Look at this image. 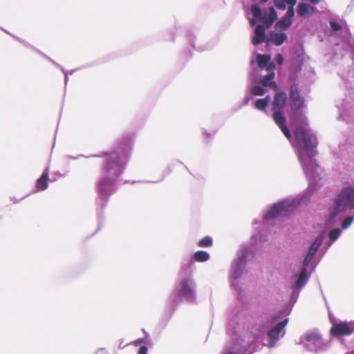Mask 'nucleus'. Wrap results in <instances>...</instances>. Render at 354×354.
Masks as SVG:
<instances>
[{
	"mask_svg": "<svg viewBox=\"0 0 354 354\" xmlns=\"http://www.w3.org/2000/svg\"><path fill=\"white\" fill-rule=\"evenodd\" d=\"M118 153L113 152L102 159L104 165L102 171L106 177L103 178L99 182L98 193L102 197H106L108 194L109 188L113 180L119 177L122 173V166L120 164Z\"/></svg>",
	"mask_w": 354,
	"mask_h": 354,
	"instance_id": "f257e3e1",
	"label": "nucleus"
},
{
	"mask_svg": "<svg viewBox=\"0 0 354 354\" xmlns=\"http://www.w3.org/2000/svg\"><path fill=\"white\" fill-rule=\"evenodd\" d=\"M298 117L303 126L297 127L295 131L296 141L299 147L308 153L310 166H317L313 160V158L317 154L316 137L310 133L308 129L306 128L307 126L306 117L301 114H299Z\"/></svg>",
	"mask_w": 354,
	"mask_h": 354,
	"instance_id": "f03ea898",
	"label": "nucleus"
},
{
	"mask_svg": "<svg viewBox=\"0 0 354 354\" xmlns=\"http://www.w3.org/2000/svg\"><path fill=\"white\" fill-rule=\"evenodd\" d=\"M335 203L337 212L354 209V188H344L337 196Z\"/></svg>",
	"mask_w": 354,
	"mask_h": 354,
	"instance_id": "7ed1b4c3",
	"label": "nucleus"
},
{
	"mask_svg": "<svg viewBox=\"0 0 354 354\" xmlns=\"http://www.w3.org/2000/svg\"><path fill=\"white\" fill-rule=\"evenodd\" d=\"M195 287L196 284L192 279L188 278L182 280L178 291L176 301L180 300L181 298H185L188 301H194L196 299Z\"/></svg>",
	"mask_w": 354,
	"mask_h": 354,
	"instance_id": "20e7f679",
	"label": "nucleus"
},
{
	"mask_svg": "<svg viewBox=\"0 0 354 354\" xmlns=\"http://www.w3.org/2000/svg\"><path fill=\"white\" fill-rule=\"evenodd\" d=\"M295 209V205L288 202H280L272 205L266 213V220L273 219L279 216H286Z\"/></svg>",
	"mask_w": 354,
	"mask_h": 354,
	"instance_id": "39448f33",
	"label": "nucleus"
},
{
	"mask_svg": "<svg viewBox=\"0 0 354 354\" xmlns=\"http://www.w3.org/2000/svg\"><path fill=\"white\" fill-rule=\"evenodd\" d=\"M330 333L333 336H348L354 333L353 322H341L334 324L330 330Z\"/></svg>",
	"mask_w": 354,
	"mask_h": 354,
	"instance_id": "423d86ee",
	"label": "nucleus"
},
{
	"mask_svg": "<svg viewBox=\"0 0 354 354\" xmlns=\"http://www.w3.org/2000/svg\"><path fill=\"white\" fill-rule=\"evenodd\" d=\"M290 96L291 99L290 108L292 111H299L304 106V99L301 96L300 91L296 85L291 86Z\"/></svg>",
	"mask_w": 354,
	"mask_h": 354,
	"instance_id": "0eeeda50",
	"label": "nucleus"
},
{
	"mask_svg": "<svg viewBox=\"0 0 354 354\" xmlns=\"http://www.w3.org/2000/svg\"><path fill=\"white\" fill-rule=\"evenodd\" d=\"M288 323V319L279 322L275 326L272 327L268 332V336L270 339L267 346L272 348L275 346L276 342L279 339L280 333L283 331V328Z\"/></svg>",
	"mask_w": 354,
	"mask_h": 354,
	"instance_id": "6e6552de",
	"label": "nucleus"
},
{
	"mask_svg": "<svg viewBox=\"0 0 354 354\" xmlns=\"http://www.w3.org/2000/svg\"><path fill=\"white\" fill-rule=\"evenodd\" d=\"M305 338L307 342L306 346L309 350L317 351V349L322 348L323 341L319 335L310 333L306 334Z\"/></svg>",
	"mask_w": 354,
	"mask_h": 354,
	"instance_id": "1a4fd4ad",
	"label": "nucleus"
},
{
	"mask_svg": "<svg viewBox=\"0 0 354 354\" xmlns=\"http://www.w3.org/2000/svg\"><path fill=\"white\" fill-rule=\"evenodd\" d=\"M257 62L259 67L261 69L266 68V71H270L275 68V64L271 62L270 56L268 55H260L257 56Z\"/></svg>",
	"mask_w": 354,
	"mask_h": 354,
	"instance_id": "9d476101",
	"label": "nucleus"
},
{
	"mask_svg": "<svg viewBox=\"0 0 354 354\" xmlns=\"http://www.w3.org/2000/svg\"><path fill=\"white\" fill-rule=\"evenodd\" d=\"M322 239L320 236H318L315 239V240L312 243L308 254L306 257H305L304 260V266L306 267L313 258L314 257L315 254H316L317 251L318 250L320 245L322 244Z\"/></svg>",
	"mask_w": 354,
	"mask_h": 354,
	"instance_id": "9b49d317",
	"label": "nucleus"
},
{
	"mask_svg": "<svg viewBox=\"0 0 354 354\" xmlns=\"http://www.w3.org/2000/svg\"><path fill=\"white\" fill-rule=\"evenodd\" d=\"M287 95L283 91L277 92L274 96V100L272 104V111L281 110L286 104Z\"/></svg>",
	"mask_w": 354,
	"mask_h": 354,
	"instance_id": "f8f14e48",
	"label": "nucleus"
},
{
	"mask_svg": "<svg viewBox=\"0 0 354 354\" xmlns=\"http://www.w3.org/2000/svg\"><path fill=\"white\" fill-rule=\"evenodd\" d=\"M266 39L265 28L263 25H257L254 29V35L252 42L254 46L262 44Z\"/></svg>",
	"mask_w": 354,
	"mask_h": 354,
	"instance_id": "ddd939ff",
	"label": "nucleus"
},
{
	"mask_svg": "<svg viewBox=\"0 0 354 354\" xmlns=\"http://www.w3.org/2000/svg\"><path fill=\"white\" fill-rule=\"evenodd\" d=\"M48 176V169H46L36 182V189L37 191H44L48 188L49 181Z\"/></svg>",
	"mask_w": 354,
	"mask_h": 354,
	"instance_id": "4468645a",
	"label": "nucleus"
},
{
	"mask_svg": "<svg viewBox=\"0 0 354 354\" xmlns=\"http://www.w3.org/2000/svg\"><path fill=\"white\" fill-rule=\"evenodd\" d=\"M277 18V14L273 7H270L268 14H265L261 18V21L267 25L268 27L270 26Z\"/></svg>",
	"mask_w": 354,
	"mask_h": 354,
	"instance_id": "2eb2a0df",
	"label": "nucleus"
},
{
	"mask_svg": "<svg viewBox=\"0 0 354 354\" xmlns=\"http://www.w3.org/2000/svg\"><path fill=\"white\" fill-rule=\"evenodd\" d=\"M287 39V35L285 32H277L272 31L270 35V41L276 46L281 45Z\"/></svg>",
	"mask_w": 354,
	"mask_h": 354,
	"instance_id": "dca6fc26",
	"label": "nucleus"
},
{
	"mask_svg": "<svg viewBox=\"0 0 354 354\" xmlns=\"http://www.w3.org/2000/svg\"><path fill=\"white\" fill-rule=\"evenodd\" d=\"M297 14L301 17H307L315 12V8L308 3H299L297 10Z\"/></svg>",
	"mask_w": 354,
	"mask_h": 354,
	"instance_id": "f3484780",
	"label": "nucleus"
},
{
	"mask_svg": "<svg viewBox=\"0 0 354 354\" xmlns=\"http://www.w3.org/2000/svg\"><path fill=\"white\" fill-rule=\"evenodd\" d=\"M274 78V73L271 72L261 80V84L265 87H270V88L276 91L277 89V86Z\"/></svg>",
	"mask_w": 354,
	"mask_h": 354,
	"instance_id": "a211bd4d",
	"label": "nucleus"
},
{
	"mask_svg": "<svg viewBox=\"0 0 354 354\" xmlns=\"http://www.w3.org/2000/svg\"><path fill=\"white\" fill-rule=\"evenodd\" d=\"M272 118L274 122L278 125L281 126L285 124L286 118L283 115L281 110H275L273 111Z\"/></svg>",
	"mask_w": 354,
	"mask_h": 354,
	"instance_id": "6ab92c4d",
	"label": "nucleus"
},
{
	"mask_svg": "<svg viewBox=\"0 0 354 354\" xmlns=\"http://www.w3.org/2000/svg\"><path fill=\"white\" fill-rule=\"evenodd\" d=\"M307 282V268L306 267L304 266L303 269L301 270L299 277L296 281V286L297 288H301L304 286L306 283Z\"/></svg>",
	"mask_w": 354,
	"mask_h": 354,
	"instance_id": "aec40b11",
	"label": "nucleus"
},
{
	"mask_svg": "<svg viewBox=\"0 0 354 354\" xmlns=\"http://www.w3.org/2000/svg\"><path fill=\"white\" fill-rule=\"evenodd\" d=\"M297 0H274V4L277 8L281 10H285L287 5L295 6Z\"/></svg>",
	"mask_w": 354,
	"mask_h": 354,
	"instance_id": "412c9836",
	"label": "nucleus"
},
{
	"mask_svg": "<svg viewBox=\"0 0 354 354\" xmlns=\"http://www.w3.org/2000/svg\"><path fill=\"white\" fill-rule=\"evenodd\" d=\"M194 259L197 262H205L209 259V254L205 251H197L194 254Z\"/></svg>",
	"mask_w": 354,
	"mask_h": 354,
	"instance_id": "4be33fe9",
	"label": "nucleus"
},
{
	"mask_svg": "<svg viewBox=\"0 0 354 354\" xmlns=\"http://www.w3.org/2000/svg\"><path fill=\"white\" fill-rule=\"evenodd\" d=\"M269 100V96H267L263 99H258L255 102L254 106L258 110L264 111L268 104Z\"/></svg>",
	"mask_w": 354,
	"mask_h": 354,
	"instance_id": "5701e85b",
	"label": "nucleus"
},
{
	"mask_svg": "<svg viewBox=\"0 0 354 354\" xmlns=\"http://www.w3.org/2000/svg\"><path fill=\"white\" fill-rule=\"evenodd\" d=\"M292 22V19L285 17L276 24V26L280 28L286 29V28L291 26Z\"/></svg>",
	"mask_w": 354,
	"mask_h": 354,
	"instance_id": "b1692460",
	"label": "nucleus"
},
{
	"mask_svg": "<svg viewBox=\"0 0 354 354\" xmlns=\"http://www.w3.org/2000/svg\"><path fill=\"white\" fill-rule=\"evenodd\" d=\"M213 241L211 237L205 236L199 241L198 245L201 248H207L212 245Z\"/></svg>",
	"mask_w": 354,
	"mask_h": 354,
	"instance_id": "393cba45",
	"label": "nucleus"
},
{
	"mask_svg": "<svg viewBox=\"0 0 354 354\" xmlns=\"http://www.w3.org/2000/svg\"><path fill=\"white\" fill-rule=\"evenodd\" d=\"M341 234V230L339 228H335L330 231L328 237L331 242L335 241Z\"/></svg>",
	"mask_w": 354,
	"mask_h": 354,
	"instance_id": "a878e982",
	"label": "nucleus"
},
{
	"mask_svg": "<svg viewBox=\"0 0 354 354\" xmlns=\"http://www.w3.org/2000/svg\"><path fill=\"white\" fill-rule=\"evenodd\" d=\"M251 12H252L253 17L256 19H260L261 20V18L262 17H261V8H259V6H258L257 5H253L251 7Z\"/></svg>",
	"mask_w": 354,
	"mask_h": 354,
	"instance_id": "bb28decb",
	"label": "nucleus"
},
{
	"mask_svg": "<svg viewBox=\"0 0 354 354\" xmlns=\"http://www.w3.org/2000/svg\"><path fill=\"white\" fill-rule=\"evenodd\" d=\"M251 93L254 95H263L265 93V90L260 86H254L250 89Z\"/></svg>",
	"mask_w": 354,
	"mask_h": 354,
	"instance_id": "cd10ccee",
	"label": "nucleus"
},
{
	"mask_svg": "<svg viewBox=\"0 0 354 354\" xmlns=\"http://www.w3.org/2000/svg\"><path fill=\"white\" fill-rule=\"evenodd\" d=\"M353 221V216L346 217L342 223V227L343 229H346L352 223Z\"/></svg>",
	"mask_w": 354,
	"mask_h": 354,
	"instance_id": "c85d7f7f",
	"label": "nucleus"
},
{
	"mask_svg": "<svg viewBox=\"0 0 354 354\" xmlns=\"http://www.w3.org/2000/svg\"><path fill=\"white\" fill-rule=\"evenodd\" d=\"M280 129L281 130V131L283 132V133L284 134V136L288 138V139H290L291 138V133L290 132V131L288 130V127L286 126V124H283V125H281V126H279Z\"/></svg>",
	"mask_w": 354,
	"mask_h": 354,
	"instance_id": "c756f323",
	"label": "nucleus"
},
{
	"mask_svg": "<svg viewBox=\"0 0 354 354\" xmlns=\"http://www.w3.org/2000/svg\"><path fill=\"white\" fill-rule=\"evenodd\" d=\"M293 6H289V7L288 8L286 14V17L289 18L290 19H291L292 17H293V16L295 15Z\"/></svg>",
	"mask_w": 354,
	"mask_h": 354,
	"instance_id": "7c9ffc66",
	"label": "nucleus"
},
{
	"mask_svg": "<svg viewBox=\"0 0 354 354\" xmlns=\"http://www.w3.org/2000/svg\"><path fill=\"white\" fill-rule=\"evenodd\" d=\"M330 26L331 28L333 29V30H334V31H339L342 29L341 25L334 21H331L330 22Z\"/></svg>",
	"mask_w": 354,
	"mask_h": 354,
	"instance_id": "2f4dec72",
	"label": "nucleus"
},
{
	"mask_svg": "<svg viewBox=\"0 0 354 354\" xmlns=\"http://www.w3.org/2000/svg\"><path fill=\"white\" fill-rule=\"evenodd\" d=\"M299 160H300V162H301V163L302 165L304 170L305 171H307L308 169V165L306 161L303 158H301V157H299Z\"/></svg>",
	"mask_w": 354,
	"mask_h": 354,
	"instance_id": "473e14b6",
	"label": "nucleus"
},
{
	"mask_svg": "<svg viewBox=\"0 0 354 354\" xmlns=\"http://www.w3.org/2000/svg\"><path fill=\"white\" fill-rule=\"evenodd\" d=\"M277 62L279 65H282L283 62V58L281 54L277 55Z\"/></svg>",
	"mask_w": 354,
	"mask_h": 354,
	"instance_id": "72a5a7b5",
	"label": "nucleus"
},
{
	"mask_svg": "<svg viewBox=\"0 0 354 354\" xmlns=\"http://www.w3.org/2000/svg\"><path fill=\"white\" fill-rule=\"evenodd\" d=\"M147 348L146 346H142L140 349H139V351H138V354H147Z\"/></svg>",
	"mask_w": 354,
	"mask_h": 354,
	"instance_id": "f704fd0d",
	"label": "nucleus"
},
{
	"mask_svg": "<svg viewBox=\"0 0 354 354\" xmlns=\"http://www.w3.org/2000/svg\"><path fill=\"white\" fill-rule=\"evenodd\" d=\"M143 342H144V339H138L134 341L133 344H134V345L138 346L140 344L143 343Z\"/></svg>",
	"mask_w": 354,
	"mask_h": 354,
	"instance_id": "c9c22d12",
	"label": "nucleus"
},
{
	"mask_svg": "<svg viewBox=\"0 0 354 354\" xmlns=\"http://www.w3.org/2000/svg\"><path fill=\"white\" fill-rule=\"evenodd\" d=\"M303 1H310L313 4L317 5L318 4L321 0H302Z\"/></svg>",
	"mask_w": 354,
	"mask_h": 354,
	"instance_id": "e433bc0d",
	"label": "nucleus"
},
{
	"mask_svg": "<svg viewBox=\"0 0 354 354\" xmlns=\"http://www.w3.org/2000/svg\"><path fill=\"white\" fill-rule=\"evenodd\" d=\"M239 276V273L238 272V271L237 270H234V278H237Z\"/></svg>",
	"mask_w": 354,
	"mask_h": 354,
	"instance_id": "4c0bfd02",
	"label": "nucleus"
},
{
	"mask_svg": "<svg viewBox=\"0 0 354 354\" xmlns=\"http://www.w3.org/2000/svg\"><path fill=\"white\" fill-rule=\"evenodd\" d=\"M261 2H263V3H265V2H267L268 0H261Z\"/></svg>",
	"mask_w": 354,
	"mask_h": 354,
	"instance_id": "58836bf2",
	"label": "nucleus"
},
{
	"mask_svg": "<svg viewBox=\"0 0 354 354\" xmlns=\"http://www.w3.org/2000/svg\"><path fill=\"white\" fill-rule=\"evenodd\" d=\"M250 24H251L252 25H254V20H252V21H250Z\"/></svg>",
	"mask_w": 354,
	"mask_h": 354,
	"instance_id": "ea45409f",
	"label": "nucleus"
}]
</instances>
